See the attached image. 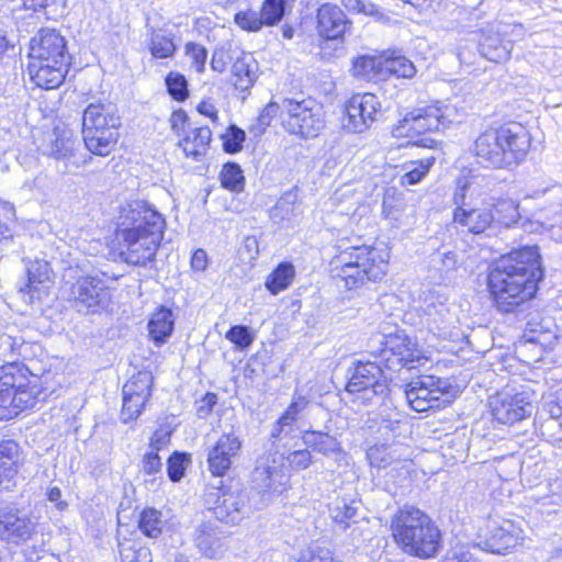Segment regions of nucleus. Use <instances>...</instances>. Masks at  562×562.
Segmentation results:
<instances>
[{
  "label": "nucleus",
  "instance_id": "obj_1",
  "mask_svg": "<svg viewBox=\"0 0 562 562\" xmlns=\"http://www.w3.org/2000/svg\"><path fill=\"white\" fill-rule=\"evenodd\" d=\"M536 246H527L502 256L491 268L488 288L498 311L513 313L537 292L543 277Z\"/></svg>",
  "mask_w": 562,
  "mask_h": 562
},
{
  "label": "nucleus",
  "instance_id": "obj_2",
  "mask_svg": "<svg viewBox=\"0 0 562 562\" xmlns=\"http://www.w3.org/2000/svg\"><path fill=\"white\" fill-rule=\"evenodd\" d=\"M165 228L164 216L147 202L135 200L123 204L116 217V237L125 261L135 266L151 261Z\"/></svg>",
  "mask_w": 562,
  "mask_h": 562
},
{
  "label": "nucleus",
  "instance_id": "obj_3",
  "mask_svg": "<svg viewBox=\"0 0 562 562\" xmlns=\"http://www.w3.org/2000/svg\"><path fill=\"white\" fill-rule=\"evenodd\" d=\"M531 147L528 128L517 122L484 131L474 143L481 164L494 168H510L525 160Z\"/></svg>",
  "mask_w": 562,
  "mask_h": 562
},
{
  "label": "nucleus",
  "instance_id": "obj_4",
  "mask_svg": "<svg viewBox=\"0 0 562 562\" xmlns=\"http://www.w3.org/2000/svg\"><path fill=\"white\" fill-rule=\"evenodd\" d=\"M390 528L395 543L407 554L430 558L440 547V530L416 507L401 508L394 514Z\"/></svg>",
  "mask_w": 562,
  "mask_h": 562
},
{
  "label": "nucleus",
  "instance_id": "obj_5",
  "mask_svg": "<svg viewBox=\"0 0 562 562\" xmlns=\"http://www.w3.org/2000/svg\"><path fill=\"white\" fill-rule=\"evenodd\" d=\"M335 263L333 277L338 285L348 290L382 280L387 268L382 251L367 245L345 249L336 257Z\"/></svg>",
  "mask_w": 562,
  "mask_h": 562
},
{
  "label": "nucleus",
  "instance_id": "obj_6",
  "mask_svg": "<svg viewBox=\"0 0 562 562\" xmlns=\"http://www.w3.org/2000/svg\"><path fill=\"white\" fill-rule=\"evenodd\" d=\"M121 126L117 109L110 102L90 103L82 114V138L86 148L98 156H108L115 147Z\"/></svg>",
  "mask_w": 562,
  "mask_h": 562
},
{
  "label": "nucleus",
  "instance_id": "obj_7",
  "mask_svg": "<svg viewBox=\"0 0 562 562\" xmlns=\"http://www.w3.org/2000/svg\"><path fill=\"white\" fill-rule=\"evenodd\" d=\"M485 200L486 194L477 186L468 180L459 181L452 196L453 223L463 232L483 234L495 222L491 204Z\"/></svg>",
  "mask_w": 562,
  "mask_h": 562
},
{
  "label": "nucleus",
  "instance_id": "obj_8",
  "mask_svg": "<svg viewBox=\"0 0 562 562\" xmlns=\"http://www.w3.org/2000/svg\"><path fill=\"white\" fill-rule=\"evenodd\" d=\"M463 113L450 102L436 101L407 113L394 125V137H414L425 132H435L462 122Z\"/></svg>",
  "mask_w": 562,
  "mask_h": 562
},
{
  "label": "nucleus",
  "instance_id": "obj_9",
  "mask_svg": "<svg viewBox=\"0 0 562 562\" xmlns=\"http://www.w3.org/2000/svg\"><path fill=\"white\" fill-rule=\"evenodd\" d=\"M281 109V124L292 135L313 138L325 127L323 106L313 98H284Z\"/></svg>",
  "mask_w": 562,
  "mask_h": 562
},
{
  "label": "nucleus",
  "instance_id": "obj_10",
  "mask_svg": "<svg viewBox=\"0 0 562 562\" xmlns=\"http://www.w3.org/2000/svg\"><path fill=\"white\" fill-rule=\"evenodd\" d=\"M27 70H61L70 66L65 38L55 30L42 29L30 42Z\"/></svg>",
  "mask_w": 562,
  "mask_h": 562
},
{
  "label": "nucleus",
  "instance_id": "obj_11",
  "mask_svg": "<svg viewBox=\"0 0 562 562\" xmlns=\"http://www.w3.org/2000/svg\"><path fill=\"white\" fill-rule=\"evenodd\" d=\"M346 391L355 395L353 402L371 404L374 398L389 392V379L379 364L372 361H357L349 369Z\"/></svg>",
  "mask_w": 562,
  "mask_h": 562
},
{
  "label": "nucleus",
  "instance_id": "obj_12",
  "mask_svg": "<svg viewBox=\"0 0 562 562\" xmlns=\"http://www.w3.org/2000/svg\"><path fill=\"white\" fill-rule=\"evenodd\" d=\"M317 32L323 38L319 55L323 59H331L344 52L341 40L351 23L345 12L337 5L325 3L317 10Z\"/></svg>",
  "mask_w": 562,
  "mask_h": 562
},
{
  "label": "nucleus",
  "instance_id": "obj_13",
  "mask_svg": "<svg viewBox=\"0 0 562 562\" xmlns=\"http://www.w3.org/2000/svg\"><path fill=\"white\" fill-rule=\"evenodd\" d=\"M450 384L434 375H422L412 380L405 389L409 406L416 412H426L445 406L449 400Z\"/></svg>",
  "mask_w": 562,
  "mask_h": 562
},
{
  "label": "nucleus",
  "instance_id": "obj_14",
  "mask_svg": "<svg viewBox=\"0 0 562 562\" xmlns=\"http://www.w3.org/2000/svg\"><path fill=\"white\" fill-rule=\"evenodd\" d=\"M63 291L81 313H93L109 300L108 285L97 276H81L72 282L67 280Z\"/></svg>",
  "mask_w": 562,
  "mask_h": 562
},
{
  "label": "nucleus",
  "instance_id": "obj_15",
  "mask_svg": "<svg viewBox=\"0 0 562 562\" xmlns=\"http://www.w3.org/2000/svg\"><path fill=\"white\" fill-rule=\"evenodd\" d=\"M204 505L217 520L232 525L239 524L251 509L246 493L215 487L205 492Z\"/></svg>",
  "mask_w": 562,
  "mask_h": 562
},
{
  "label": "nucleus",
  "instance_id": "obj_16",
  "mask_svg": "<svg viewBox=\"0 0 562 562\" xmlns=\"http://www.w3.org/2000/svg\"><path fill=\"white\" fill-rule=\"evenodd\" d=\"M532 395L515 387H504L490 397L493 418L499 424L513 425L531 415Z\"/></svg>",
  "mask_w": 562,
  "mask_h": 562
},
{
  "label": "nucleus",
  "instance_id": "obj_17",
  "mask_svg": "<svg viewBox=\"0 0 562 562\" xmlns=\"http://www.w3.org/2000/svg\"><path fill=\"white\" fill-rule=\"evenodd\" d=\"M289 480L283 458L276 454L260 457L251 473L252 487L263 496L281 494L286 490Z\"/></svg>",
  "mask_w": 562,
  "mask_h": 562
},
{
  "label": "nucleus",
  "instance_id": "obj_18",
  "mask_svg": "<svg viewBox=\"0 0 562 562\" xmlns=\"http://www.w3.org/2000/svg\"><path fill=\"white\" fill-rule=\"evenodd\" d=\"M241 440L234 432L222 434L215 442L207 447L206 462L214 476H224L232 468L241 450Z\"/></svg>",
  "mask_w": 562,
  "mask_h": 562
},
{
  "label": "nucleus",
  "instance_id": "obj_19",
  "mask_svg": "<svg viewBox=\"0 0 562 562\" xmlns=\"http://www.w3.org/2000/svg\"><path fill=\"white\" fill-rule=\"evenodd\" d=\"M422 322L427 330L439 339L454 340L461 335L457 326L458 317L445 302L427 303Z\"/></svg>",
  "mask_w": 562,
  "mask_h": 562
},
{
  "label": "nucleus",
  "instance_id": "obj_20",
  "mask_svg": "<svg viewBox=\"0 0 562 562\" xmlns=\"http://www.w3.org/2000/svg\"><path fill=\"white\" fill-rule=\"evenodd\" d=\"M36 521L18 508H0V540L15 546L30 540L36 532Z\"/></svg>",
  "mask_w": 562,
  "mask_h": 562
},
{
  "label": "nucleus",
  "instance_id": "obj_21",
  "mask_svg": "<svg viewBox=\"0 0 562 562\" xmlns=\"http://www.w3.org/2000/svg\"><path fill=\"white\" fill-rule=\"evenodd\" d=\"M367 458L372 467L400 474H407L413 464L408 447L398 442L375 443L368 449Z\"/></svg>",
  "mask_w": 562,
  "mask_h": 562
},
{
  "label": "nucleus",
  "instance_id": "obj_22",
  "mask_svg": "<svg viewBox=\"0 0 562 562\" xmlns=\"http://www.w3.org/2000/svg\"><path fill=\"white\" fill-rule=\"evenodd\" d=\"M381 104L373 93H357L346 104L345 126L352 133H362L376 121Z\"/></svg>",
  "mask_w": 562,
  "mask_h": 562
},
{
  "label": "nucleus",
  "instance_id": "obj_23",
  "mask_svg": "<svg viewBox=\"0 0 562 562\" xmlns=\"http://www.w3.org/2000/svg\"><path fill=\"white\" fill-rule=\"evenodd\" d=\"M510 25L504 23H492L482 30L479 41L480 54L496 64L509 58L513 45L506 38Z\"/></svg>",
  "mask_w": 562,
  "mask_h": 562
},
{
  "label": "nucleus",
  "instance_id": "obj_24",
  "mask_svg": "<svg viewBox=\"0 0 562 562\" xmlns=\"http://www.w3.org/2000/svg\"><path fill=\"white\" fill-rule=\"evenodd\" d=\"M379 338L380 344L384 345L382 355L386 361H391V358L386 357V353H390L398 364L414 368L415 362H419L424 358L418 344L404 331H396Z\"/></svg>",
  "mask_w": 562,
  "mask_h": 562
},
{
  "label": "nucleus",
  "instance_id": "obj_25",
  "mask_svg": "<svg viewBox=\"0 0 562 562\" xmlns=\"http://www.w3.org/2000/svg\"><path fill=\"white\" fill-rule=\"evenodd\" d=\"M356 70H415L414 64L401 49L372 50L359 55L352 61Z\"/></svg>",
  "mask_w": 562,
  "mask_h": 562
},
{
  "label": "nucleus",
  "instance_id": "obj_26",
  "mask_svg": "<svg viewBox=\"0 0 562 562\" xmlns=\"http://www.w3.org/2000/svg\"><path fill=\"white\" fill-rule=\"evenodd\" d=\"M522 539V529L512 520H504L491 529L490 536L483 542V549L496 554H506L520 544Z\"/></svg>",
  "mask_w": 562,
  "mask_h": 562
},
{
  "label": "nucleus",
  "instance_id": "obj_27",
  "mask_svg": "<svg viewBox=\"0 0 562 562\" xmlns=\"http://www.w3.org/2000/svg\"><path fill=\"white\" fill-rule=\"evenodd\" d=\"M198 551L207 559H218L226 551V536L211 522L200 524L193 533Z\"/></svg>",
  "mask_w": 562,
  "mask_h": 562
},
{
  "label": "nucleus",
  "instance_id": "obj_28",
  "mask_svg": "<svg viewBox=\"0 0 562 562\" xmlns=\"http://www.w3.org/2000/svg\"><path fill=\"white\" fill-rule=\"evenodd\" d=\"M25 267L27 283L20 288V293L25 302L33 303L34 300L41 299L40 286H45L50 281L53 271L48 261L43 259H29L25 261Z\"/></svg>",
  "mask_w": 562,
  "mask_h": 562
},
{
  "label": "nucleus",
  "instance_id": "obj_29",
  "mask_svg": "<svg viewBox=\"0 0 562 562\" xmlns=\"http://www.w3.org/2000/svg\"><path fill=\"white\" fill-rule=\"evenodd\" d=\"M23 378L20 363L9 361L7 366H0V420L14 417V411L10 406L13 403L11 395L18 380H23Z\"/></svg>",
  "mask_w": 562,
  "mask_h": 562
},
{
  "label": "nucleus",
  "instance_id": "obj_30",
  "mask_svg": "<svg viewBox=\"0 0 562 562\" xmlns=\"http://www.w3.org/2000/svg\"><path fill=\"white\" fill-rule=\"evenodd\" d=\"M53 136L44 153L56 160L64 161L67 168L72 162L79 145L67 130L56 127Z\"/></svg>",
  "mask_w": 562,
  "mask_h": 562
},
{
  "label": "nucleus",
  "instance_id": "obj_31",
  "mask_svg": "<svg viewBox=\"0 0 562 562\" xmlns=\"http://www.w3.org/2000/svg\"><path fill=\"white\" fill-rule=\"evenodd\" d=\"M149 338L156 346L164 345L172 335L175 315L170 308L160 306L154 312L147 324Z\"/></svg>",
  "mask_w": 562,
  "mask_h": 562
},
{
  "label": "nucleus",
  "instance_id": "obj_32",
  "mask_svg": "<svg viewBox=\"0 0 562 562\" xmlns=\"http://www.w3.org/2000/svg\"><path fill=\"white\" fill-rule=\"evenodd\" d=\"M211 138L212 132L209 126H188L186 136L179 145L188 157L196 158L206 151Z\"/></svg>",
  "mask_w": 562,
  "mask_h": 562
},
{
  "label": "nucleus",
  "instance_id": "obj_33",
  "mask_svg": "<svg viewBox=\"0 0 562 562\" xmlns=\"http://www.w3.org/2000/svg\"><path fill=\"white\" fill-rule=\"evenodd\" d=\"M20 460L19 445L13 440L0 442V484L10 481L18 473Z\"/></svg>",
  "mask_w": 562,
  "mask_h": 562
},
{
  "label": "nucleus",
  "instance_id": "obj_34",
  "mask_svg": "<svg viewBox=\"0 0 562 562\" xmlns=\"http://www.w3.org/2000/svg\"><path fill=\"white\" fill-rule=\"evenodd\" d=\"M295 0H263L259 11L265 26L278 25L288 11H291Z\"/></svg>",
  "mask_w": 562,
  "mask_h": 562
},
{
  "label": "nucleus",
  "instance_id": "obj_35",
  "mask_svg": "<svg viewBox=\"0 0 562 562\" xmlns=\"http://www.w3.org/2000/svg\"><path fill=\"white\" fill-rule=\"evenodd\" d=\"M358 503L356 501L337 499L330 508V516L337 528L345 531L357 524Z\"/></svg>",
  "mask_w": 562,
  "mask_h": 562
},
{
  "label": "nucleus",
  "instance_id": "obj_36",
  "mask_svg": "<svg viewBox=\"0 0 562 562\" xmlns=\"http://www.w3.org/2000/svg\"><path fill=\"white\" fill-rule=\"evenodd\" d=\"M302 439L307 448H311L324 456L340 450L339 441L336 437L330 436L327 432L308 430L303 434Z\"/></svg>",
  "mask_w": 562,
  "mask_h": 562
},
{
  "label": "nucleus",
  "instance_id": "obj_37",
  "mask_svg": "<svg viewBox=\"0 0 562 562\" xmlns=\"http://www.w3.org/2000/svg\"><path fill=\"white\" fill-rule=\"evenodd\" d=\"M308 400L305 396H295L286 411L278 419L272 436L279 437L282 432L288 434L292 429V425L296 422L299 415L306 408Z\"/></svg>",
  "mask_w": 562,
  "mask_h": 562
},
{
  "label": "nucleus",
  "instance_id": "obj_38",
  "mask_svg": "<svg viewBox=\"0 0 562 562\" xmlns=\"http://www.w3.org/2000/svg\"><path fill=\"white\" fill-rule=\"evenodd\" d=\"M436 161L435 156H427L419 160H412L404 164L403 169L405 173L401 177V183L416 184L429 172L430 168Z\"/></svg>",
  "mask_w": 562,
  "mask_h": 562
},
{
  "label": "nucleus",
  "instance_id": "obj_39",
  "mask_svg": "<svg viewBox=\"0 0 562 562\" xmlns=\"http://www.w3.org/2000/svg\"><path fill=\"white\" fill-rule=\"evenodd\" d=\"M294 277V267L289 262L280 263L267 278L266 286L272 294L285 290Z\"/></svg>",
  "mask_w": 562,
  "mask_h": 562
},
{
  "label": "nucleus",
  "instance_id": "obj_40",
  "mask_svg": "<svg viewBox=\"0 0 562 562\" xmlns=\"http://www.w3.org/2000/svg\"><path fill=\"white\" fill-rule=\"evenodd\" d=\"M164 521L161 513L155 508H145L139 517L138 527L149 538H157L161 535Z\"/></svg>",
  "mask_w": 562,
  "mask_h": 562
},
{
  "label": "nucleus",
  "instance_id": "obj_41",
  "mask_svg": "<svg viewBox=\"0 0 562 562\" xmlns=\"http://www.w3.org/2000/svg\"><path fill=\"white\" fill-rule=\"evenodd\" d=\"M494 209L495 222L509 227L517 223L519 218L518 204L513 200H498L496 203L491 204Z\"/></svg>",
  "mask_w": 562,
  "mask_h": 562
},
{
  "label": "nucleus",
  "instance_id": "obj_42",
  "mask_svg": "<svg viewBox=\"0 0 562 562\" xmlns=\"http://www.w3.org/2000/svg\"><path fill=\"white\" fill-rule=\"evenodd\" d=\"M153 374L149 371H139L134 374L123 386V394L144 395L149 397Z\"/></svg>",
  "mask_w": 562,
  "mask_h": 562
},
{
  "label": "nucleus",
  "instance_id": "obj_43",
  "mask_svg": "<svg viewBox=\"0 0 562 562\" xmlns=\"http://www.w3.org/2000/svg\"><path fill=\"white\" fill-rule=\"evenodd\" d=\"M282 102H269L257 116L256 122L249 126V133L255 137L261 136L278 114L281 116Z\"/></svg>",
  "mask_w": 562,
  "mask_h": 562
},
{
  "label": "nucleus",
  "instance_id": "obj_44",
  "mask_svg": "<svg viewBox=\"0 0 562 562\" xmlns=\"http://www.w3.org/2000/svg\"><path fill=\"white\" fill-rule=\"evenodd\" d=\"M243 170L236 164L224 165L221 171V183L225 189L239 192L244 188Z\"/></svg>",
  "mask_w": 562,
  "mask_h": 562
},
{
  "label": "nucleus",
  "instance_id": "obj_45",
  "mask_svg": "<svg viewBox=\"0 0 562 562\" xmlns=\"http://www.w3.org/2000/svg\"><path fill=\"white\" fill-rule=\"evenodd\" d=\"M168 93L173 100L183 102L189 97L188 81L181 72H169L165 79Z\"/></svg>",
  "mask_w": 562,
  "mask_h": 562
},
{
  "label": "nucleus",
  "instance_id": "obj_46",
  "mask_svg": "<svg viewBox=\"0 0 562 562\" xmlns=\"http://www.w3.org/2000/svg\"><path fill=\"white\" fill-rule=\"evenodd\" d=\"M21 347V338L8 334L0 335V360L3 361L2 366H7L9 361L19 363L16 357L20 355Z\"/></svg>",
  "mask_w": 562,
  "mask_h": 562
},
{
  "label": "nucleus",
  "instance_id": "obj_47",
  "mask_svg": "<svg viewBox=\"0 0 562 562\" xmlns=\"http://www.w3.org/2000/svg\"><path fill=\"white\" fill-rule=\"evenodd\" d=\"M176 45L171 37L162 33H155L150 40V52L155 58H168L173 55Z\"/></svg>",
  "mask_w": 562,
  "mask_h": 562
},
{
  "label": "nucleus",
  "instance_id": "obj_48",
  "mask_svg": "<svg viewBox=\"0 0 562 562\" xmlns=\"http://www.w3.org/2000/svg\"><path fill=\"white\" fill-rule=\"evenodd\" d=\"M234 22L241 30L251 33L259 32L265 26L259 12L251 9L237 12Z\"/></svg>",
  "mask_w": 562,
  "mask_h": 562
},
{
  "label": "nucleus",
  "instance_id": "obj_49",
  "mask_svg": "<svg viewBox=\"0 0 562 562\" xmlns=\"http://www.w3.org/2000/svg\"><path fill=\"white\" fill-rule=\"evenodd\" d=\"M148 397L144 395L123 394L122 419L124 423L138 417Z\"/></svg>",
  "mask_w": 562,
  "mask_h": 562
},
{
  "label": "nucleus",
  "instance_id": "obj_50",
  "mask_svg": "<svg viewBox=\"0 0 562 562\" xmlns=\"http://www.w3.org/2000/svg\"><path fill=\"white\" fill-rule=\"evenodd\" d=\"M67 72H29L30 81L45 90L58 88L65 80Z\"/></svg>",
  "mask_w": 562,
  "mask_h": 562
},
{
  "label": "nucleus",
  "instance_id": "obj_51",
  "mask_svg": "<svg viewBox=\"0 0 562 562\" xmlns=\"http://www.w3.org/2000/svg\"><path fill=\"white\" fill-rule=\"evenodd\" d=\"M21 381L22 380H18V384L11 395L13 403L10 406L14 411V417L18 416L23 409L33 406L35 403V398L31 395V393L27 390L21 389Z\"/></svg>",
  "mask_w": 562,
  "mask_h": 562
},
{
  "label": "nucleus",
  "instance_id": "obj_52",
  "mask_svg": "<svg viewBox=\"0 0 562 562\" xmlns=\"http://www.w3.org/2000/svg\"><path fill=\"white\" fill-rule=\"evenodd\" d=\"M246 134L237 126H231L223 136V146L226 153L235 154L243 148Z\"/></svg>",
  "mask_w": 562,
  "mask_h": 562
},
{
  "label": "nucleus",
  "instance_id": "obj_53",
  "mask_svg": "<svg viewBox=\"0 0 562 562\" xmlns=\"http://www.w3.org/2000/svg\"><path fill=\"white\" fill-rule=\"evenodd\" d=\"M226 338L240 349L249 347L254 341V335L248 327L241 325L231 327L226 333Z\"/></svg>",
  "mask_w": 562,
  "mask_h": 562
},
{
  "label": "nucleus",
  "instance_id": "obj_54",
  "mask_svg": "<svg viewBox=\"0 0 562 562\" xmlns=\"http://www.w3.org/2000/svg\"><path fill=\"white\" fill-rule=\"evenodd\" d=\"M186 55L192 61L191 67L195 70H204L207 52L204 46L196 43H188L186 46Z\"/></svg>",
  "mask_w": 562,
  "mask_h": 562
},
{
  "label": "nucleus",
  "instance_id": "obj_55",
  "mask_svg": "<svg viewBox=\"0 0 562 562\" xmlns=\"http://www.w3.org/2000/svg\"><path fill=\"white\" fill-rule=\"evenodd\" d=\"M184 456L179 452H173L168 458L167 471L169 479L178 482L184 474Z\"/></svg>",
  "mask_w": 562,
  "mask_h": 562
},
{
  "label": "nucleus",
  "instance_id": "obj_56",
  "mask_svg": "<svg viewBox=\"0 0 562 562\" xmlns=\"http://www.w3.org/2000/svg\"><path fill=\"white\" fill-rule=\"evenodd\" d=\"M286 460L293 470L301 471L308 468L312 462V456L307 449H301L289 452Z\"/></svg>",
  "mask_w": 562,
  "mask_h": 562
},
{
  "label": "nucleus",
  "instance_id": "obj_57",
  "mask_svg": "<svg viewBox=\"0 0 562 562\" xmlns=\"http://www.w3.org/2000/svg\"><path fill=\"white\" fill-rule=\"evenodd\" d=\"M255 75L256 72H232L228 81L236 90L247 92L254 85Z\"/></svg>",
  "mask_w": 562,
  "mask_h": 562
},
{
  "label": "nucleus",
  "instance_id": "obj_58",
  "mask_svg": "<svg viewBox=\"0 0 562 562\" xmlns=\"http://www.w3.org/2000/svg\"><path fill=\"white\" fill-rule=\"evenodd\" d=\"M341 3L351 12L364 13L367 15L378 13L376 5L369 0H341Z\"/></svg>",
  "mask_w": 562,
  "mask_h": 562
},
{
  "label": "nucleus",
  "instance_id": "obj_59",
  "mask_svg": "<svg viewBox=\"0 0 562 562\" xmlns=\"http://www.w3.org/2000/svg\"><path fill=\"white\" fill-rule=\"evenodd\" d=\"M162 462L157 451H147L142 461V470L145 474H155L161 471Z\"/></svg>",
  "mask_w": 562,
  "mask_h": 562
},
{
  "label": "nucleus",
  "instance_id": "obj_60",
  "mask_svg": "<svg viewBox=\"0 0 562 562\" xmlns=\"http://www.w3.org/2000/svg\"><path fill=\"white\" fill-rule=\"evenodd\" d=\"M216 403L217 395L215 393H206L198 403L196 415L200 418L207 417Z\"/></svg>",
  "mask_w": 562,
  "mask_h": 562
},
{
  "label": "nucleus",
  "instance_id": "obj_61",
  "mask_svg": "<svg viewBox=\"0 0 562 562\" xmlns=\"http://www.w3.org/2000/svg\"><path fill=\"white\" fill-rule=\"evenodd\" d=\"M170 442V432L165 430H157L154 432L150 443L149 451H157L159 453L160 450L168 447Z\"/></svg>",
  "mask_w": 562,
  "mask_h": 562
},
{
  "label": "nucleus",
  "instance_id": "obj_62",
  "mask_svg": "<svg viewBox=\"0 0 562 562\" xmlns=\"http://www.w3.org/2000/svg\"><path fill=\"white\" fill-rule=\"evenodd\" d=\"M187 120L188 115L183 110L172 112L169 120L172 132L177 135L186 133Z\"/></svg>",
  "mask_w": 562,
  "mask_h": 562
},
{
  "label": "nucleus",
  "instance_id": "obj_63",
  "mask_svg": "<svg viewBox=\"0 0 562 562\" xmlns=\"http://www.w3.org/2000/svg\"><path fill=\"white\" fill-rule=\"evenodd\" d=\"M550 211L562 214V186H553L549 191Z\"/></svg>",
  "mask_w": 562,
  "mask_h": 562
},
{
  "label": "nucleus",
  "instance_id": "obj_64",
  "mask_svg": "<svg viewBox=\"0 0 562 562\" xmlns=\"http://www.w3.org/2000/svg\"><path fill=\"white\" fill-rule=\"evenodd\" d=\"M301 562H341L333 557L328 549L317 548L313 550L306 560Z\"/></svg>",
  "mask_w": 562,
  "mask_h": 562
}]
</instances>
